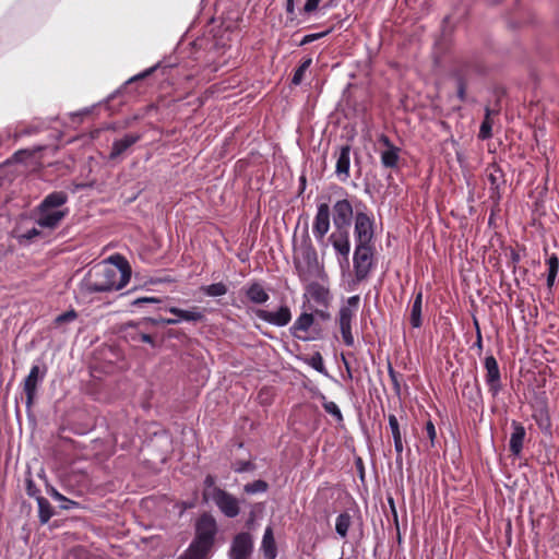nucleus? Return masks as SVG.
I'll list each match as a JSON object with an SVG mask.
<instances>
[{
    "mask_svg": "<svg viewBox=\"0 0 559 559\" xmlns=\"http://www.w3.org/2000/svg\"><path fill=\"white\" fill-rule=\"evenodd\" d=\"M131 273L128 260L114 254L88 271L82 287L88 294L119 290L130 282Z\"/></svg>",
    "mask_w": 559,
    "mask_h": 559,
    "instance_id": "1",
    "label": "nucleus"
},
{
    "mask_svg": "<svg viewBox=\"0 0 559 559\" xmlns=\"http://www.w3.org/2000/svg\"><path fill=\"white\" fill-rule=\"evenodd\" d=\"M68 199L66 191H53L47 194L36 207V225L48 229L59 226L69 213V210L63 207Z\"/></svg>",
    "mask_w": 559,
    "mask_h": 559,
    "instance_id": "2",
    "label": "nucleus"
},
{
    "mask_svg": "<svg viewBox=\"0 0 559 559\" xmlns=\"http://www.w3.org/2000/svg\"><path fill=\"white\" fill-rule=\"evenodd\" d=\"M355 215L347 198L337 200L332 206L333 231L329 237L330 245H349L350 230Z\"/></svg>",
    "mask_w": 559,
    "mask_h": 559,
    "instance_id": "3",
    "label": "nucleus"
},
{
    "mask_svg": "<svg viewBox=\"0 0 559 559\" xmlns=\"http://www.w3.org/2000/svg\"><path fill=\"white\" fill-rule=\"evenodd\" d=\"M202 500L204 503L213 502L227 518H236L240 513L238 499L216 485V477L212 474L203 480Z\"/></svg>",
    "mask_w": 559,
    "mask_h": 559,
    "instance_id": "4",
    "label": "nucleus"
},
{
    "mask_svg": "<svg viewBox=\"0 0 559 559\" xmlns=\"http://www.w3.org/2000/svg\"><path fill=\"white\" fill-rule=\"evenodd\" d=\"M294 262L302 282L323 280L325 276L314 247H294Z\"/></svg>",
    "mask_w": 559,
    "mask_h": 559,
    "instance_id": "5",
    "label": "nucleus"
},
{
    "mask_svg": "<svg viewBox=\"0 0 559 559\" xmlns=\"http://www.w3.org/2000/svg\"><path fill=\"white\" fill-rule=\"evenodd\" d=\"M293 337L302 341H317L322 337V329L309 311L301 312L289 328Z\"/></svg>",
    "mask_w": 559,
    "mask_h": 559,
    "instance_id": "6",
    "label": "nucleus"
},
{
    "mask_svg": "<svg viewBox=\"0 0 559 559\" xmlns=\"http://www.w3.org/2000/svg\"><path fill=\"white\" fill-rule=\"evenodd\" d=\"M360 298L358 295L347 298L346 304L340 308L338 311V325L342 334L343 342L346 346L353 347L355 345L354 335L352 332L353 320L356 317Z\"/></svg>",
    "mask_w": 559,
    "mask_h": 559,
    "instance_id": "7",
    "label": "nucleus"
},
{
    "mask_svg": "<svg viewBox=\"0 0 559 559\" xmlns=\"http://www.w3.org/2000/svg\"><path fill=\"white\" fill-rule=\"evenodd\" d=\"M486 173L489 182L488 199L492 203V214H495L500 211L501 188L506 185L504 174L496 164L489 165Z\"/></svg>",
    "mask_w": 559,
    "mask_h": 559,
    "instance_id": "8",
    "label": "nucleus"
},
{
    "mask_svg": "<svg viewBox=\"0 0 559 559\" xmlns=\"http://www.w3.org/2000/svg\"><path fill=\"white\" fill-rule=\"evenodd\" d=\"M331 213L329 198L318 199L317 213L313 218L312 233L318 241H322L331 227Z\"/></svg>",
    "mask_w": 559,
    "mask_h": 559,
    "instance_id": "9",
    "label": "nucleus"
},
{
    "mask_svg": "<svg viewBox=\"0 0 559 559\" xmlns=\"http://www.w3.org/2000/svg\"><path fill=\"white\" fill-rule=\"evenodd\" d=\"M374 265L373 247H356L354 252V271L357 281L368 277Z\"/></svg>",
    "mask_w": 559,
    "mask_h": 559,
    "instance_id": "10",
    "label": "nucleus"
},
{
    "mask_svg": "<svg viewBox=\"0 0 559 559\" xmlns=\"http://www.w3.org/2000/svg\"><path fill=\"white\" fill-rule=\"evenodd\" d=\"M374 236V221L365 212H357L354 218L356 245H370Z\"/></svg>",
    "mask_w": 559,
    "mask_h": 559,
    "instance_id": "11",
    "label": "nucleus"
},
{
    "mask_svg": "<svg viewBox=\"0 0 559 559\" xmlns=\"http://www.w3.org/2000/svg\"><path fill=\"white\" fill-rule=\"evenodd\" d=\"M167 310L175 317L156 320L155 322H159L166 325H175L182 321L201 322L204 320V312L199 307H192L190 309L169 307Z\"/></svg>",
    "mask_w": 559,
    "mask_h": 559,
    "instance_id": "12",
    "label": "nucleus"
},
{
    "mask_svg": "<svg viewBox=\"0 0 559 559\" xmlns=\"http://www.w3.org/2000/svg\"><path fill=\"white\" fill-rule=\"evenodd\" d=\"M216 531L217 526L214 518L209 514H203L197 522L195 538L193 540L212 547Z\"/></svg>",
    "mask_w": 559,
    "mask_h": 559,
    "instance_id": "13",
    "label": "nucleus"
},
{
    "mask_svg": "<svg viewBox=\"0 0 559 559\" xmlns=\"http://www.w3.org/2000/svg\"><path fill=\"white\" fill-rule=\"evenodd\" d=\"M484 367L486 370L485 381L489 388V392L495 397L499 394L502 389L501 374L497 359L489 355L484 360Z\"/></svg>",
    "mask_w": 559,
    "mask_h": 559,
    "instance_id": "14",
    "label": "nucleus"
},
{
    "mask_svg": "<svg viewBox=\"0 0 559 559\" xmlns=\"http://www.w3.org/2000/svg\"><path fill=\"white\" fill-rule=\"evenodd\" d=\"M253 550V540L249 533L237 534L230 545V559H248Z\"/></svg>",
    "mask_w": 559,
    "mask_h": 559,
    "instance_id": "15",
    "label": "nucleus"
},
{
    "mask_svg": "<svg viewBox=\"0 0 559 559\" xmlns=\"http://www.w3.org/2000/svg\"><path fill=\"white\" fill-rule=\"evenodd\" d=\"M47 373V367L43 365L41 367L39 365H33L27 377L24 379V392L26 394L27 404H32L38 384L44 380L45 376Z\"/></svg>",
    "mask_w": 559,
    "mask_h": 559,
    "instance_id": "16",
    "label": "nucleus"
},
{
    "mask_svg": "<svg viewBox=\"0 0 559 559\" xmlns=\"http://www.w3.org/2000/svg\"><path fill=\"white\" fill-rule=\"evenodd\" d=\"M255 313L259 319L275 326H285L292 320V311L286 305L281 306L275 311L259 309Z\"/></svg>",
    "mask_w": 559,
    "mask_h": 559,
    "instance_id": "17",
    "label": "nucleus"
},
{
    "mask_svg": "<svg viewBox=\"0 0 559 559\" xmlns=\"http://www.w3.org/2000/svg\"><path fill=\"white\" fill-rule=\"evenodd\" d=\"M379 142L385 147L380 153L381 165L384 168H396L400 162L401 148L395 146L390 138L385 134H380Z\"/></svg>",
    "mask_w": 559,
    "mask_h": 559,
    "instance_id": "18",
    "label": "nucleus"
},
{
    "mask_svg": "<svg viewBox=\"0 0 559 559\" xmlns=\"http://www.w3.org/2000/svg\"><path fill=\"white\" fill-rule=\"evenodd\" d=\"M306 283L307 286L304 297L313 300L318 306L326 308L330 300L329 289L323 284L319 283L318 280Z\"/></svg>",
    "mask_w": 559,
    "mask_h": 559,
    "instance_id": "19",
    "label": "nucleus"
},
{
    "mask_svg": "<svg viewBox=\"0 0 559 559\" xmlns=\"http://www.w3.org/2000/svg\"><path fill=\"white\" fill-rule=\"evenodd\" d=\"M142 139L141 133H127L120 139L114 140L108 158L110 160L118 159L126 153L132 145Z\"/></svg>",
    "mask_w": 559,
    "mask_h": 559,
    "instance_id": "20",
    "label": "nucleus"
},
{
    "mask_svg": "<svg viewBox=\"0 0 559 559\" xmlns=\"http://www.w3.org/2000/svg\"><path fill=\"white\" fill-rule=\"evenodd\" d=\"M350 145L346 144L340 146L336 153L335 175L342 182L347 181L350 176Z\"/></svg>",
    "mask_w": 559,
    "mask_h": 559,
    "instance_id": "21",
    "label": "nucleus"
},
{
    "mask_svg": "<svg viewBox=\"0 0 559 559\" xmlns=\"http://www.w3.org/2000/svg\"><path fill=\"white\" fill-rule=\"evenodd\" d=\"M526 436L524 426L515 420L512 421V433L509 440L510 452L518 456L522 452L523 442Z\"/></svg>",
    "mask_w": 559,
    "mask_h": 559,
    "instance_id": "22",
    "label": "nucleus"
},
{
    "mask_svg": "<svg viewBox=\"0 0 559 559\" xmlns=\"http://www.w3.org/2000/svg\"><path fill=\"white\" fill-rule=\"evenodd\" d=\"M471 66L463 64L460 68L452 71L451 75L455 80L456 83V96L460 102L466 100V85H467V75L469 74Z\"/></svg>",
    "mask_w": 559,
    "mask_h": 559,
    "instance_id": "23",
    "label": "nucleus"
},
{
    "mask_svg": "<svg viewBox=\"0 0 559 559\" xmlns=\"http://www.w3.org/2000/svg\"><path fill=\"white\" fill-rule=\"evenodd\" d=\"M261 551L264 559H275L277 556L276 543L272 526H266L261 542Z\"/></svg>",
    "mask_w": 559,
    "mask_h": 559,
    "instance_id": "24",
    "label": "nucleus"
},
{
    "mask_svg": "<svg viewBox=\"0 0 559 559\" xmlns=\"http://www.w3.org/2000/svg\"><path fill=\"white\" fill-rule=\"evenodd\" d=\"M246 296L251 302L257 305L265 304L270 298L266 290L259 283H252L249 285L246 290Z\"/></svg>",
    "mask_w": 559,
    "mask_h": 559,
    "instance_id": "25",
    "label": "nucleus"
},
{
    "mask_svg": "<svg viewBox=\"0 0 559 559\" xmlns=\"http://www.w3.org/2000/svg\"><path fill=\"white\" fill-rule=\"evenodd\" d=\"M421 312H423V293L418 292L413 300V304L411 307V313H409L411 325L414 329H418L423 324Z\"/></svg>",
    "mask_w": 559,
    "mask_h": 559,
    "instance_id": "26",
    "label": "nucleus"
},
{
    "mask_svg": "<svg viewBox=\"0 0 559 559\" xmlns=\"http://www.w3.org/2000/svg\"><path fill=\"white\" fill-rule=\"evenodd\" d=\"M212 547L198 542H192L188 549L179 557L180 559H205Z\"/></svg>",
    "mask_w": 559,
    "mask_h": 559,
    "instance_id": "27",
    "label": "nucleus"
},
{
    "mask_svg": "<svg viewBox=\"0 0 559 559\" xmlns=\"http://www.w3.org/2000/svg\"><path fill=\"white\" fill-rule=\"evenodd\" d=\"M352 525V516L348 512L341 513L335 521V532L336 534L345 538L348 534V530Z\"/></svg>",
    "mask_w": 559,
    "mask_h": 559,
    "instance_id": "28",
    "label": "nucleus"
},
{
    "mask_svg": "<svg viewBox=\"0 0 559 559\" xmlns=\"http://www.w3.org/2000/svg\"><path fill=\"white\" fill-rule=\"evenodd\" d=\"M491 114L493 111L489 107H485V117L479 128L478 138L481 140H488L492 138V121Z\"/></svg>",
    "mask_w": 559,
    "mask_h": 559,
    "instance_id": "29",
    "label": "nucleus"
},
{
    "mask_svg": "<svg viewBox=\"0 0 559 559\" xmlns=\"http://www.w3.org/2000/svg\"><path fill=\"white\" fill-rule=\"evenodd\" d=\"M37 504L39 521L41 524H46L53 515L51 506L49 501L41 496L37 497Z\"/></svg>",
    "mask_w": 559,
    "mask_h": 559,
    "instance_id": "30",
    "label": "nucleus"
},
{
    "mask_svg": "<svg viewBox=\"0 0 559 559\" xmlns=\"http://www.w3.org/2000/svg\"><path fill=\"white\" fill-rule=\"evenodd\" d=\"M548 275H547V286L551 288L555 284L558 271H559V260L556 254H551L548 260Z\"/></svg>",
    "mask_w": 559,
    "mask_h": 559,
    "instance_id": "31",
    "label": "nucleus"
},
{
    "mask_svg": "<svg viewBox=\"0 0 559 559\" xmlns=\"http://www.w3.org/2000/svg\"><path fill=\"white\" fill-rule=\"evenodd\" d=\"M305 362L313 368L316 371L323 376H328L329 372L324 366V361L322 358V355L319 352H316L313 355H311L309 358L305 359Z\"/></svg>",
    "mask_w": 559,
    "mask_h": 559,
    "instance_id": "32",
    "label": "nucleus"
},
{
    "mask_svg": "<svg viewBox=\"0 0 559 559\" xmlns=\"http://www.w3.org/2000/svg\"><path fill=\"white\" fill-rule=\"evenodd\" d=\"M269 489V484L263 479H257L243 486V491L247 495L264 493Z\"/></svg>",
    "mask_w": 559,
    "mask_h": 559,
    "instance_id": "33",
    "label": "nucleus"
},
{
    "mask_svg": "<svg viewBox=\"0 0 559 559\" xmlns=\"http://www.w3.org/2000/svg\"><path fill=\"white\" fill-rule=\"evenodd\" d=\"M322 407L323 409L333 416L337 423L343 421V414L335 402L326 401L325 396L322 395Z\"/></svg>",
    "mask_w": 559,
    "mask_h": 559,
    "instance_id": "34",
    "label": "nucleus"
},
{
    "mask_svg": "<svg viewBox=\"0 0 559 559\" xmlns=\"http://www.w3.org/2000/svg\"><path fill=\"white\" fill-rule=\"evenodd\" d=\"M311 63H312L311 58H307L300 63V66L295 70V72L293 74V78H292L293 85H299L302 82L304 75H305L306 71L308 70V68L311 66Z\"/></svg>",
    "mask_w": 559,
    "mask_h": 559,
    "instance_id": "35",
    "label": "nucleus"
},
{
    "mask_svg": "<svg viewBox=\"0 0 559 559\" xmlns=\"http://www.w3.org/2000/svg\"><path fill=\"white\" fill-rule=\"evenodd\" d=\"M202 290L210 297H219L227 293V287L223 283H214L202 287Z\"/></svg>",
    "mask_w": 559,
    "mask_h": 559,
    "instance_id": "36",
    "label": "nucleus"
},
{
    "mask_svg": "<svg viewBox=\"0 0 559 559\" xmlns=\"http://www.w3.org/2000/svg\"><path fill=\"white\" fill-rule=\"evenodd\" d=\"M425 431H426V435H427V438L429 440V445L428 448L429 449H432L435 448L436 445V439H437V430H436V427L433 425V423L431 420H428L425 425Z\"/></svg>",
    "mask_w": 559,
    "mask_h": 559,
    "instance_id": "37",
    "label": "nucleus"
},
{
    "mask_svg": "<svg viewBox=\"0 0 559 559\" xmlns=\"http://www.w3.org/2000/svg\"><path fill=\"white\" fill-rule=\"evenodd\" d=\"M322 0H307L299 13L304 16H310L319 8Z\"/></svg>",
    "mask_w": 559,
    "mask_h": 559,
    "instance_id": "38",
    "label": "nucleus"
},
{
    "mask_svg": "<svg viewBox=\"0 0 559 559\" xmlns=\"http://www.w3.org/2000/svg\"><path fill=\"white\" fill-rule=\"evenodd\" d=\"M233 469L239 474L245 472H252L255 469V465L250 461H237L233 465Z\"/></svg>",
    "mask_w": 559,
    "mask_h": 559,
    "instance_id": "39",
    "label": "nucleus"
},
{
    "mask_svg": "<svg viewBox=\"0 0 559 559\" xmlns=\"http://www.w3.org/2000/svg\"><path fill=\"white\" fill-rule=\"evenodd\" d=\"M388 420H389V427L391 429L393 439L402 438L400 425H399V420H397L396 416L393 414H390L388 416Z\"/></svg>",
    "mask_w": 559,
    "mask_h": 559,
    "instance_id": "40",
    "label": "nucleus"
},
{
    "mask_svg": "<svg viewBox=\"0 0 559 559\" xmlns=\"http://www.w3.org/2000/svg\"><path fill=\"white\" fill-rule=\"evenodd\" d=\"M330 32H331V29H328V31H324L321 33L307 34L301 39L300 45L304 46V45L310 44L317 39H320V38L326 36Z\"/></svg>",
    "mask_w": 559,
    "mask_h": 559,
    "instance_id": "41",
    "label": "nucleus"
},
{
    "mask_svg": "<svg viewBox=\"0 0 559 559\" xmlns=\"http://www.w3.org/2000/svg\"><path fill=\"white\" fill-rule=\"evenodd\" d=\"M160 299L157 297H139L131 301V306L133 307H142L146 304H159Z\"/></svg>",
    "mask_w": 559,
    "mask_h": 559,
    "instance_id": "42",
    "label": "nucleus"
},
{
    "mask_svg": "<svg viewBox=\"0 0 559 559\" xmlns=\"http://www.w3.org/2000/svg\"><path fill=\"white\" fill-rule=\"evenodd\" d=\"M130 337L134 342H138V341L139 342H144V343H148L152 346H154V340H153V337L150 334L142 333V332H135Z\"/></svg>",
    "mask_w": 559,
    "mask_h": 559,
    "instance_id": "43",
    "label": "nucleus"
},
{
    "mask_svg": "<svg viewBox=\"0 0 559 559\" xmlns=\"http://www.w3.org/2000/svg\"><path fill=\"white\" fill-rule=\"evenodd\" d=\"M285 11L288 19L293 22L296 19V0H285Z\"/></svg>",
    "mask_w": 559,
    "mask_h": 559,
    "instance_id": "44",
    "label": "nucleus"
},
{
    "mask_svg": "<svg viewBox=\"0 0 559 559\" xmlns=\"http://www.w3.org/2000/svg\"><path fill=\"white\" fill-rule=\"evenodd\" d=\"M388 373H389V377H390V379L392 381V384H393V388H394L395 392L400 393L401 386H400L399 374L393 369V367L391 365H389Z\"/></svg>",
    "mask_w": 559,
    "mask_h": 559,
    "instance_id": "45",
    "label": "nucleus"
},
{
    "mask_svg": "<svg viewBox=\"0 0 559 559\" xmlns=\"http://www.w3.org/2000/svg\"><path fill=\"white\" fill-rule=\"evenodd\" d=\"M76 312L74 310H69L64 313L59 314L56 318L57 323L70 322L76 319Z\"/></svg>",
    "mask_w": 559,
    "mask_h": 559,
    "instance_id": "46",
    "label": "nucleus"
},
{
    "mask_svg": "<svg viewBox=\"0 0 559 559\" xmlns=\"http://www.w3.org/2000/svg\"><path fill=\"white\" fill-rule=\"evenodd\" d=\"M40 234V230L38 229V226H34L32 227L31 229H27L26 231H24L23 234L19 235V238L20 239H25V240H31L33 239L35 236H38Z\"/></svg>",
    "mask_w": 559,
    "mask_h": 559,
    "instance_id": "47",
    "label": "nucleus"
},
{
    "mask_svg": "<svg viewBox=\"0 0 559 559\" xmlns=\"http://www.w3.org/2000/svg\"><path fill=\"white\" fill-rule=\"evenodd\" d=\"M157 67H158V64H155V66H153V67H151V68L146 69L145 71H143V72H141V73H139V74H136V75L132 76V78L128 81V83H131V82H134V81H138V80H140V79H144V78L148 76L150 74H152V73L157 69Z\"/></svg>",
    "mask_w": 559,
    "mask_h": 559,
    "instance_id": "48",
    "label": "nucleus"
},
{
    "mask_svg": "<svg viewBox=\"0 0 559 559\" xmlns=\"http://www.w3.org/2000/svg\"><path fill=\"white\" fill-rule=\"evenodd\" d=\"M393 441H394V450L396 452V461H400V460H402V453L404 450L403 440H402V438H396V439H393Z\"/></svg>",
    "mask_w": 559,
    "mask_h": 559,
    "instance_id": "49",
    "label": "nucleus"
},
{
    "mask_svg": "<svg viewBox=\"0 0 559 559\" xmlns=\"http://www.w3.org/2000/svg\"><path fill=\"white\" fill-rule=\"evenodd\" d=\"M474 326H475V330H476V342H475V345L479 349H481L483 348V338H481V332H480V328H479V323H478L477 319H474Z\"/></svg>",
    "mask_w": 559,
    "mask_h": 559,
    "instance_id": "50",
    "label": "nucleus"
},
{
    "mask_svg": "<svg viewBox=\"0 0 559 559\" xmlns=\"http://www.w3.org/2000/svg\"><path fill=\"white\" fill-rule=\"evenodd\" d=\"M311 313L314 314V319L318 318V319H321L323 321H326V320H329L331 318L330 313L326 310H323V309H316Z\"/></svg>",
    "mask_w": 559,
    "mask_h": 559,
    "instance_id": "51",
    "label": "nucleus"
},
{
    "mask_svg": "<svg viewBox=\"0 0 559 559\" xmlns=\"http://www.w3.org/2000/svg\"><path fill=\"white\" fill-rule=\"evenodd\" d=\"M337 251V254L340 257H343L344 259H348L350 247H334Z\"/></svg>",
    "mask_w": 559,
    "mask_h": 559,
    "instance_id": "52",
    "label": "nucleus"
},
{
    "mask_svg": "<svg viewBox=\"0 0 559 559\" xmlns=\"http://www.w3.org/2000/svg\"><path fill=\"white\" fill-rule=\"evenodd\" d=\"M79 503L73 501V500H70L67 498V500H64V502H62V504L60 506L62 509L64 510H70V509H73L75 507H78Z\"/></svg>",
    "mask_w": 559,
    "mask_h": 559,
    "instance_id": "53",
    "label": "nucleus"
},
{
    "mask_svg": "<svg viewBox=\"0 0 559 559\" xmlns=\"http://www.w3.org/2000/svg\"><path fill=\"white\" fill-rule=\"evenodd\" d=\"M51 496H52L53 499H56V500H58L60 502H64V500H67V497H64L63 495H61L57 490H53Z\"/></svg>",
    "mask_w": 559,
    "mask_h": 559,
    "instance_id": "54",
    "label": "nucleus"
},
{
    "mask_svg": "<svg viewBox=\"0 0 559 559\" xmlns=\"http://www.w3.org/2000/svg\"><path fill=\"white\" fill-rule=\"evenodd\" d=\"M343 360H344V365H345V368H346L347 378L352 379L353 374H352L350 367H349L348 362L344 358H343Z\"/></svg>",
    "mask_w": 559,
    "mask_h": 559,
    "instance_id": "55",
    "label": "nucleus"
},
{
    "mask_svg": "<svg viewBox=\"0 0 559 559\" xmlns=\"http://www.w3.org/2000/svg\"><path fill=\"white\" fill-rule=\"evenodd\" d=\"M27 493L29 496H35V491H34V486L32 484V481L28 483V486H27Z\"/></svg>",
    "mask_w": 559,
    "mask_h": 559,
    "instance_id": "56",
    "label": "nucleus"
},
{
    "mask_svg": "<svg viewBox=\"0 0 559 559\" xmlns=\"http://www.w3.org/2000/svg\"><path fill=\"white\" fill-rule=\"evenodd\" d=\"M170 280L164 278V280H157V281H151V283H163V282H169Z\"/></svg>",
    "mask_w": 559,
    "mask_h": 559,
    "instance_id": "57",
    "label": "nucleus"
},
{
    "mask_svg": "<svg viewBox=\"0 0 559 559\" xmlns=\"http://www.w3.org/2000/svg\"><path fill=\"white\" fill-rule=\"evenodd\" d=\"M498 212H496L495 214H492V212L490 213V216H489V224L491 225L492 222H493V217L495 215L497 214Z\"/></svg>",
    "mask_w": 559,
    "mask_h": 559,
    "instance_id": "58",
    "label": "nucleus"
},
{
    "mask_svg": "<svg viewBox=\"0 0 559 559\" xmlns=\"http://www.w3.org/2000/svg\"><path fill=\"white\" fill-rule=\"evenodd\" d=\"M22 152L14 153V157H17Z\"/></svg>",
    "mask_w": 559,
    "mask_h": 559,
    "instance_id": "59",
    "label": "nucleus"
},
{
    "mask_svg": "<svg viewBox=\"0 0 559 559\" xmlns=\"http://www.w3.org/2000/svg\"><path fill=\"white\" fill-rule=\"evenodd\" d=\"M180 559V558H179Z\"/></svg>",
    "mask_w": 559,
    "mask_h": 559,
    "instance_id": "60",
    "label": "nucleus"
}]
</instances>
